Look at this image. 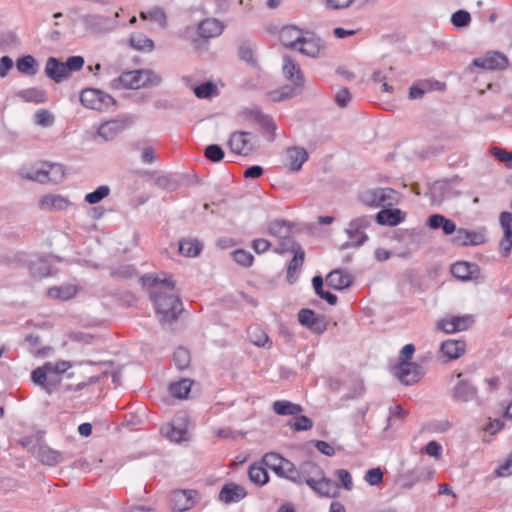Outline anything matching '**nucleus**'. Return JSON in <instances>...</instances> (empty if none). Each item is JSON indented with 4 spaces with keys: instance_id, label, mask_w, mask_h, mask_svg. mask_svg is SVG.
I'll return each mask as SVG.
<instances>
[{
    "instance_id": "nucleus-1",
    "label": "nucleus",
    "mask_w": 512,
    "mask_h": 512,
    "mask_svg": "<svg viewBox=\"0 0 512 512\" xmlns=\"http://www.w3.org/2000/svg\"><path fill=\"white\" fill-rule=\"evenodd\" d=\"M145 285L150 288V297L155 305L156 315L162 324H171L183 311L180 298L174 293L175 285L170 277L144 276Z\"/></svg>"
},
{
    "instance_id": "nucleus-2",
    "label": "nucleus",
    "mask_w": 512,
    "mask_h": 512,
    "mask_svg": "<svg viewBox=\"0 0 512 512\" xmlns=\"http://www.w3.org/2000/svg\"><path fill=\"white\" fill-rule=\"evenodd\" d=\"M301 484L306 483L315 493L324 497H334L337 485L325 476L323 469L313 461L299 465Z\"/></svg>"
},
{
    "instance_id": "nucleus-3",
    "label": "nucleus",
    "mask_w": 512,
    "mask_h": 512,
    "mask_svg": "<svg viewBox=\"0 0 512 512\" xmlns=\"http://www.w3.org/2000/svg\"><path fill=\"white\" fill-rule=\"evenodd\" d=\"M360 200L369 207H389L398 204L400 194L392 188H374L361 193Z\"/></svg>"
},
{
    "instance_id": "nucleus-4",
    "label": "nucleus",
    "mask_w": 512,
    "mask_h": 512,
    "mask_svg": "<svg viewBox=\"0 0 512 512\" xmlns=\"http://www.w3.org/2000/svg\"><path fill=\"white\" fill-rule=\"evenodd\" d=\"M83 106L97 111H107L116 105V100L109 94L94 88H86L80 93Z\"/></svg>"
},
{
    "instance_id": "nucleus-5",
    "label": "nucleus",
    "mask_w": 512,
    "mask_h": 512,
    "mask_svg": "<svg viewBox=\"0 0 512 512\" xmlns=\"http://www.w3.org/2000/svg\"><path fill=\"white\" fill-rule=\"evenodd\" d=\"M288 251H292L294 253L293 258L287 267V280L290 284H293L297 279L301 267L303 266L305 253L301 246L296 242H291L290 245L287 246L285 243H280L279 246L275 249V252L279 254Z\"/></svg>"
},
{
    "instance_id": "nucleus-6",
    "label": "nucleus",
    "mask_w": 512,
    "mask_h": 512,
    "mask_svg": "<svg viewBox=\"0 0 512 512\" xmlns=\"http://www.w3.org/2000/svg\"><path fill=\"white\" fill-rule=\"evenodd\" d=\"M152 73L146 70H134L122 73L112 83L117 89H139L151 81Z\"/></svg>"
},
{
    "instance_id": "nucleus-7",
    "label": "nucleus",
    "mask_w": 512,
    "mask_h": 512,
    "mask_svg": "<svg viewBox=\"0 0 512 512\" xmlns=\"http://www.w3.org/2000/svg\"><path fill=\"white\" fill-rule=\"evenodd\" d=\"M228 145L235 154L250 155L258 146V139L250 132L238 131L231 134Z\"/></svg>"
},
{
    "instance_id": "nucleus-8",
    "label": "nucleus",
    "mask_w": 512,
    "mask_h": 512,
    "mask_svg": "<svg viewBox=\"0 0 512 512\" xmlns=\"http://www.w3.org/2000/svg\"><path fill=\"white\" fill-rule=\"evenodd\" d=\"M118 17L119 12L116 11L114 19L98 14H87L84 15L81 20L86 30L95 34H102L108 33L116 28V19Z\"/></svg>"
},
{
    "instance_id": "nucleus-9",
    "label": "nucleus",
    "mask_w": 512,
    "mask_h": 512,
    "mask_svg": "<svg viewBox=\"0 0 512 512\" xmlns=\"http://www.w3.org/2000/svg\"><path fill=\"white\" fill-rule=\"evenodd\" d=\"M370 224L371 219L368 216L357 217L351 220L346 228V234L348 236L346 246H361L368 239L364 230L369 227Z\"/></svg>"
},
{
    "instance_id": "nucleus-10",
    "label": "nucleus",
    "mask_w": 512,
    "mask_h": 512,
    "mask_svg": "<svg viewBox=\"0 0 512 512\" xmlns=\"http://www.w3.org/2000/svg\"><path fill=\"white\" fill-rule=\"evenodd\" d=\"M395 375L401 383L412 385L423 377L424 371L421 365L415 362L404 361L399 362L395 367Z\"/></svg>"
},
{
    "instance_id": "nucleus-11",
    "label": "nucleus",
    "mask_w": 512,
    "mask_h": 512,
    "mask_svg": "<svg viewBox=\"0 0 512 512\" xmlns=\"http://www.w3.org/2000/svg\"><path fill=\"white\" fill-rule=\"evenodd\" d=\"M198 501L196 490H175L170 494V504L173 511L183 512L191 509Z\"/></svg>"
},
{
    "instance_id": "nucleus-12",
    "label": "nucleus",
    "mask_w": 512,
    "mask_h": 512,
    "mask_svg": "<svg viewBox=\"0 0 512 512\" xmlns=\"http://www.w3.org/2000/svg\"><path fill=\"white\" fill-rule=\"evenodd\" d=\"M474 319L471 315L451 316L440 319L437 328L445 333L465 331L472 326Z\"/></svg>"
},
{
    "instance_id": "nucleus-13",
    "label": "nucleus",
    "mask_w": 512,
    "mask_h": 512,
    "mask_svg": "<svg viewBox=\"0 0 512 512\" xmlns=\"http://www.w3.org/2000/svg\"><path fill=\"white\" fill-rule=\"evenodd\" d=\"M38 206L45 212L65 211L72 206V202L60 194H45L39 198Z\"/></svg>"
},
{
    "instance_id": "nucleus-14",
    "label": "nucleus",
    "mask_w": 512,
    "mask_h": 512,
    "mask_svg": "<svg viewBox=\"0 0 512 512\" xmlns=\"http://www.w3.org/2000/svg\"><path fill=\"white\" fill-rule=\"evenodd\" d=\"M298 320L301 325L317 334H321L327 329L324 316L318 315L310 309H301L298 312Z\"/></svg>"
},
{
    "instance_id": "nucleus-15",
    "label": "nucleus",
    "mask_w": 512,
    "mask_h": 512,
    "mask_svg": "<svg viewBox=\"0 0 512 512\" xmlns=\"http://www.w3.org/2000/svg\"><path fill=\"white\" fill-rule=\"evenodd\" d=\"M451 273L462 281H476L482 278L480 267L471 262L459 261L452 265Z\"/></svg>"
},
{
    "instance_id": "nucleus-16",
    "label": "nucleus",
    "mask_w": 512,
    "mask_h": 512,
    "mask_svg": "<svg viewBox=\"0 0 512 512\" xmlns=\"http://www.w3.org/2000/svg\"><path fill=\"white\" fill-rule=\"evenodd\" d=\"M473 65L486 70H502L508 66V59L499 52H488L483 57L474 59Z\"/></svg>"
},
{
    "instance_id": "nucleus-17",
    "label": "nucleus",
    "mask_w": 512,
    "mask_h": 512,
    "mask_svg": "<svg viewBox=\"0 0 512 512\" xmlns=\"http://www.w3.org/2000/svg\"><path fill=\"white\" fill-rule=\"evenodd\" d=\"M485 229L469 230L460 228L456 231L454 242L461 246H476L485 243Z\"/></svg>"
},
{
    "instance_id": "nucleus-18",
    "label": "nucleus",
    "mask_w": 512,
    "mask_h": 512,
    "mask_svg": "<svg viewBox=\"0 0 512 512\" xmlns=\"http://www.w3.org/2000/svg\"><path fill=\"white\" fill-rule=\"evenodd\" d=\"M465 351L466 343L464 340L448 339L441 343L439 354L448 362L460 358Z\"/></svg>"
},
{
    "instance_id": "nucleus-19",
    "label": "nucleus",
    "mask_w": 512,
    "mask_h": 512,
    "mask_svg": "<svg viewBox=\"0 0 512 512\" xmlns=\"http://www.w3.org/2000/svg\"><path fill=\"white\" fill-rule=\"evenodd\" d=\"M293 224L286 220H275L269 223L268 232L270 235L277 237L283 240L281 243H285V245H290L291 242H294L291 238Z\"/></svg>"
},
{
    "instance_id": "nucleus-20",
    "label": "nucleus",
    "mask_w": 512,
    "mask_h": 512,
    "mask_svg": "<svg viewBox=\"0 0 512 512\" xmlns=\"http://www.w3.org/2000/svg\"><path fill=\"white\" fill-rule=\"evenodd\" d=\"M37 459L46 466H55L63 461V455L46 444L39 445L34 452Z\"/></svg>"
},
{
    "instance_id": "nucleus-21",
    "label": "nucleus",
    "mask_w": 512,
    "mask_h": 512,
    "mask_svg": "<svg viewBox=\"0 0 512 512\" xmlns=\"http://www.w3.org/2000/svg\"><path fill=\"white\" fill-rule=\"evenodd\" d=\"M245 496V488L236 483L225 484L219 493V499L227 504L232 502H238Z\"/></svg>"
},
{
    "instance_id": "nucleus-22",
    "label": "nucleus",
    "mask_w": 512,
    "mask_h": 512,
    "mask_svg": "<svg viewBox=\"0 0 512 512\" xmlns=\"http://www.w3.org/2000/svg\"><path fill=\"white\" fill-rule=\"evenodd\" d=\"M287 166L291 171H299L308 160V152L301 147H291L286 150Z\"/></svg>"
},
{
    "instance_id": "nucleus-23",
    "label": "nucleus",
    "mask_w": 512,
    "mask_h": 512,
    "mask_svg": "<svg viewBox=\"0 0 512 512\" xmlns=\"http://www.w3.org/2000/svg\"><path fill=\"white\" fill-rule=\"evenodd\" d=\"M405 218V214L400 209H383L376 214V222L379 225L396 226Z\"/></svg>"
},
{
    "instance_id": "nucleus-24",
    "label": "nucleus",
    "mask_w": 512,
    "mask_h": 512,
    "mask_svg": "<svg viewBox=\"0 0 512 512\" xmlns=\"http://www.w3.org/2000/svg\"><path fill=\"white\" fill-rule=\"evenodd\" d=\"M223 30V24L216 19L203 20L198 26L199 36L205 39L217 37L222 34Z\"/></svg>"
},
{
    "instance_id": "nucleus-25",
    "label": "nucleus",
    "mask_w": 512,
    "mask_h": 512,
    "mask_svg": "<svg viewBox=\"0 0 512 512\" xmlns=\"http://www.w3.org/2000/svg\"><path fill=\"white\" fill-rule=\"evenodd\" d=\"M45 74L56 82H60L62 79L68 77L64 62H60L54 57L48 58L45 66Z\"/></svg>"
},
{
    "instance_id": "nucleus-26",
    "label": "nucleus",
    "mask_w": 512,
    "mask_h": 512,
    "mask_svg": "<svg viewBox=\"0 0 512 512\" xmlns=\"http://www.w3.org/2000/svg\"><path fill=\"white\" fill-rule=\"evenodd\" d=\"M161 431L172 442L179 443L181 441L188 440V431L185 417L183 418V423H181L179 426H175L174 424H167L161 428Z\"/></svg>"
},
{
    "instance_id": "nucleus-27",
    "label": "nucleus",
    "mask_w": 512,
    "mask_h": 512,
    "mask_svg": "<svg viewBox=\"0 0 512 512\" xmlns=\"http://www.w3.org/2000/svg\"><path fill=\"white\" fill-rule=\"evenodd\" d=\"M303 87L304 84H302V82H292V85H286L279 90H274L270 92L269 96L272 99V101H283L301 93Z\"/></svg>"
},
{
    "instance_id": "nucleus-28",
    "label": "nucleus",
    "mask_w": 512,
    "mask_h": 512,
    "mask_svg": "<svg viewBox=\"0 0 512 512\" xmlns=\"http://www.w3.org/2000/svg\"><path fill=\"white\" fill-rule=\"evenodd\" d=\"M476 388L471 385L468 381H459L452 390L453 398L456 401L468 402L472 400L476 395Z\"/></svg>"
},
{
    "instance_id": "nucleus-29",
    "label": "nucleus",
    "mask_w": 512,
    "mask_h": 512,
    "mask_svg": "<svg viewBox=\"0 0 512 512\" xmlns=\"http://www.w3.org/2000/svg\"><path fill=\"white\" fill-rule=\"evenodd\" d=\"M280 41L281 43L289 48H298L301 40H302V32L296 27H284L280 31Z\"/></svg>"
},
{
    "instance_id": "nucleus-30",
    "label": "nucleus",
    "mask_w": 512,
    "mask_h": 512,
    "mask_svg": "<svg viewBox=\"0 0 512 512\" xmlns=\"http://www.w3.org/2000/svg\"><path fill=\"white\" fill-rule=\"evenodd\" d=\"M302 54L309 57H318L324 46L320 39L318 38H302L298 48Z\"/></svg>"
},
{
    "instance_id": "nucleus-31",
    "label": "nucleus",
    "mask_w": 512,
    "mask_h": 512,
    "mask_svg": "<svg viewBox=\"0 0 512 512\" xmlns=\"http://www.w3.org/2000/svg\"><path fill=\"white\" fill-rule=\"evenodd\" d=\"M283 74L286 79L291 82H302L304 84V77L300 70L299 65L290 57L283 58Z\"/></svg>"
},
{
    "instance_id": "nucleus-32",
    "label": "nucleus",
    "mask_w": 512,
    "mask_h": 512,
    "mask_svg": "<svg viewBox=\"0 0 512 512\" xmlns=\"http://www.w3.org/2000/svg\"><path fill=\"white\" fill-rule=\"evenodd\" d=\"M287 460L288 459L282 457L277 453L269 452L262 457L261 462L265 466V468L271 469L273 472H275V474H277L280 477L281 473H283V468Z\"/></svg>"
},
{
    "instance_id": "nucleus-33",
    "label": "nucleus",
    "mask_w": 512,
    "mask_h": 512,
    "mask_svg": "<svg viewBox=\"0 0 512 512\" xmlns=\"http://www.w3.org/2000/svg\"><path fill=\"white\" fill-rule=\"evenodd\" d=\"M125 128V125L121 121H108L102 124L98 129V134L106 141L113 140L119 133Z\"/></svg>"
},
{
    "instance_id": "nucleus-34",
    "label": "nucleus",
    "mask_w": 512,
    "mask_h": 512,
    "mask_svg": "<svg viewBox=\"0 0 512 512\" xmlns=\"http://www.w3.org/2000/svg\"><path fill=\"white\" fill-rule=\"evenodd\" d=\"M326 282L331 288L342 290L349 287L352 280L348 274H344L340 270H334L327 275Z\"/></svg>"
},
{
    "instance_id": "nucleus-35",
    "label": "nucleus",
    "mask_w": 512,
    "mask_h": 512,
    "mask_svg": "<svg viewBox=\"0 0 512 512\" xmlns=\"http://www.w3.org/2000/svg\"><path fill=\"white\" fill-rule=\"evenodd\" d=\"M248 477L251 482L258 486L265 485L269 480L267 470L262 462L254 463L249 467Z\"/></svg>"
},
{
    "instance_id": "nucleus-36",
    "label": "nucleus",
    "mask_w": 512,
    "mask_h": 512,
    "mask_svg": "<svg viewBox=\"0 0 512 512\" xmlns=\"http://www.w3.org/2000/svg\"><path fill=\"white\" fill-rule=\"evenodd\" d=\"M16 68L21 74L33 76L38 71V64L33 56L25 55L16 61Z\"/></svg>"
},
{
    "instance_id": "nucleus-37",
    "label": "nucleus",
    "mask_w": 512,
    "mask_h": 512,
    "mask_svg": "<svg viewBox=\"0 0 512 512\" xmlns=\"http://www.w3.org/2000/svg\"><path fill=\"white\" fill-rule=\"evenodd\" d=\"M77 293V289L72 285H64L59 287H51L47 291V295L52 299L69 300Z\"/></svg>"
},
{
    "instance_id": "nucleus-38",
    "label": "nucleus",
    "mask_w": 512,
    "mask_h": 512,
    "mask_svg": "<svg viewBox=\"0 0 512 512\" xmlns=\"http://www.w3.org/2000/svg\"><path fill=\"white\" fill-rule=\"evenodd\" d=\"M202 247V243L197 239H183L179 242V252L186 257L197 256Z\"/></svg>"
},
{
    "instance_id": "nucleus-39",
    "label": "nucleus",
    "mask_w": 512,
    "mask_h": 512,
    "mask_svg": "<svg viewBox=\"0 0 512 512\" xmlns=\"http://www.w3.org/2000/svg\"><path fill=\"white\" fill-rule=\"evenodd\" d=\"M273 410L278 415H297L302 412L299 404L286 400H278L273 403Z\"/></svg>"
},
{
    "instance_id": "nucleus-40",
    "label": "nucleus",
    "mask_w": 512,
    "mask_h": 512,
    "mask_svg": "<svg viewBox=\"0 0 512 512\" xmlns=\"http://www.w3.org/2000/svg\"><path fill=\"white\" fill-rule=\"evenodd\" d=\"M129 43L133 49L138 51H152L154 49V42L141 33L132 34Z\"/></svg>"
},
{
    "instance_id": "nucleus-41",
    "label": "nucleus",
    "mask_w": 512,
    "mask_h": 512,
    "mask_svg": "<svg viewBox=\"0 0 512 512\" xmlns=\"http://www.w3.org/2000/svg\"><path fill=\"white\" fill-rule=\"evenodd\" d=\"M17 96L27 102L43 103L46 101V92L39 88L21 90L17 93Z\"/></svg>"
},
{
    "instance_id": "nucleus-42",
    "label": "nucleus",
    "mask_w": 512,
    "mask_h": 512,
    "mask_svg": "<svg viewBox=\"0 0 512 512\" xmlns=\"http://www.w3.org/2000/svg\"><path fill=\"white\" fill-rule=\"evenodd\" d=\"M192 382L189 379H182L178 382L172 383L169 387L171 394L179 399L187 398Z\"/></svg>"
},
{
    "instance_id": "nucleus-43",
    "label": "nucleus",
    "mask_w": 512,
    "mask_h": 512,
    "mask_svg": "<svg viewBox=\"0 0 512 512\" xmlns=\"http://www.w3.org/2000/svg\"><path fill=\"white\" fill-rule=\"evenodd\" d=\"M312 284H313V287H314V290H315L316 294L320 298L325 299L330 305H335L336 304L337 296L332 294V293H330V292H325L324 291L323 279H322L321 276L313 277Z\"/></svg>"
},
{
    "instance_id": "nucleus-44",
    "label": "nucleus",
    "mask_w": 512,
    "mask_h": 512,
    "mask_svg": "<svg viewBox=\"0 0 512 512\" xmlns=\"http://www.w3.org/2000/svg\"><path fill=\"white\" fill-rule=\"evenodd\" d=\"M46 168L48 182L58 183L65 175L64 168L61 164L57 163H44Z\"/></svg>"
},
{
    "instance_id": "nucleus-45",
    "label": "nucleus",
    "mask_w": 512,
    "mask_h": 512,
    "mask_svg": "<svg viewBox=\"0 0 512 512\" xmlns=\"http://www.w3.org/2000/svg\"><path fill=\"white\" fill-rule=\"evenodd\" d=\"M248 337L254 345L258 347H264L268 342L269 338L265 331L255 326L248 329Z\"/></svg>"
},
{
    "instance_id": "nucleus-46",
    "label": "nucleus",
    "mask_w": 512,
    "mask_h": 512,
    "mask_svg": "<svg viewBox=\"0 0 512 512\" xmlns=\"http://www.w3.org/2000/svg\"><path fill=\"white\" fill-rule=\"evenodd\" d=\"M281 478L288 479L295 484L301 485V474L299 473V467H296L294 463L287 460L283 473L280 475Z\"/></svg>"
},
{
    "instance_id": "nucleus-47",
    "label": "nucleus",
    "mask_w": 512,
    "mask_h": 512,
    "mask_svg": "<svg viewBox=\"0 0 512 512\" xmlns=\"http://www.w3.org/2000/svg\"><path fill=\"white\" fill-rule=\"evenodd\" d=\"M190 353L187 349L179 347L173 354V362L180 370L186 369L190 365Z\"/></svg>"
},
{
    "instance_id": "nucleus-48",
    "label": "nucleus",
    "mask_w": 512,
    "mask_h": 512,
    "mask_svg": "<svg viewBox=\"0 0 512 512\" xmlns=\"http://www.w3.org/2000/svg\"><path fill=\"white\" fill-rule=\"evenodd\" d=\"M30 271L33 277L42 278L51 274L50 265L46 260H38L33 262L30 266Z\"/></svg>"
},
{
    "instance_id": "nucleus-49",
    "label": "nucleus",
    "mask_w": 512,
    "mask_h": 512,
    "mask_svg": "<svg viewBox=\"0 0 512 512\" xmlns=\"http://www.w3.org/2000/svg\"><path fill=\"white\" fill-rule=\"evenodd\" d=\"M140 17L144 20L156 21L163 28L167 25L166 15L161 9H154L149 12H141Z\"/></svg>"
},
{
    "instance_id": "nucleus-50",
    "label": "nucleus",
    "mask_w": 512,
    "mask_h": 512,
    "mask_svg": "<svg viewBox=\"0 0 512 512\" xmlns=\"http://www.w3.org/2000/svg\"><path fill=\"white\" fill-rule=\"evenodd\" d=\"M25 179L37 181L40 183L48 182V176L46 172V168L44 167V163L41 164V167L31 169L26 173L22 174Z\"/></svg>"
},
{
    "instance_id": "nucleus-51",
    "label": "nucleus",
    "mask_w": 512,
    "mask_h": 512,
    "mask_svg": "<svg viewBox=\"0 0 512 512\" xmlns=\"http://www.w3.org/2000/svg\"><path fill=\"white\" fill-rule=\"evenodd\" d=\"M110 189L106 185L99 186L95 191L85 196V201L89 204H96L109 195Z\"/></svg>"
},
{
    "instance_id": "nucleus-52",
    "label": "nucleus",
    "mask_w": 512,
    "mask_h": 512,
    "mask_svg": "<svg viewBox=\"0 0 512 512\" xmlns=\"http://www.w3.org/2000/svg\"><path fill=\"white\" fill-rule=\"evenodd\" d=\"M194 93L198 98H209L217 93V87L212 82H206L197 86Z\"/></svg>"
},
{
    "instance_id": "nucleus-53",
    "label": "nucleus",
    "mask_w": 512,
    "mask_h": 512,
    "mask_svg": "<svg viewBox=\"0 0 512 512\" xmlns=\"http://www.w3.org/2000/svg\"><path fill=\"white\" fill-rule=\"evenodd\" d=\"M451 22L455 27H466L471 22V16L469 12L465 10H458L452 14Z\"/></svg>"
},
{
    "instance_id": "nucleus-54",
    "label": "nucleus",
    "mask_w": 512,
    "mask_h": 512,
    "mask_svg": "<svg viewBox=\"0 0 512 512\" xmlns=\"http://www.w3.org/2000/svg\"><path fill=\"white\" fill-rule=\"evenodd\" d=\"M34 118L35 123L42 127H50L54 123V116L46 109L38 110Z\"/></svg>"
},
{
    "instance_id": "nucleus-55",
    "label": "nucleus",
    "mask_w": 512,
    "mask_h": 512,
    "mask_svg": "<svg viewBox=\"0 0 512 512\" xmlns=\"http://www.w3.org/2000/svg\"><path fill=\"white\" fill-rule=\"evenodd\" d=\"M232 257L238 264L245 267L251 266L254 260V257L250 252L242 249L232 252Z\"/></svg>"
},
{
    "instance_id": "nucleus-56",
    "label": "nucleus",
    "mask_w": 512,
    "mask_h": 512,
    "mask_svg": "<svg viewBox=\"0 0 512 512\" xmlns=\"http://www.w3.org/2000/svg\"><path fill=\"white\" fill-rule=\"evenodd\" d=\"M430 90V85L427 81L414 84L409 89L410 99H421L424 94Z\"/></svg>"
},
{
    "instance_id": "nucleus-57",
    "label": "nucleus",
    "mask_w": 512,
    "mask_h": 512,
    "mask_svg": "<svg viewBox=\"0 0 512 512\" xmlns=\"http://www.w3.org/2000/svg\"><path fill=\"white\" fill-rule=\"evenodd\" d=\"M204 155L212 162H219L224 158V151L219 145L212 144L206 147Z\"/></svg>"
},
{
    "instance_id": "nucleus-58",
    "label": "nucleus",
    "mask_w": 512,
    "mask_h": 512,
    "mask_svg": "<svg viewBox=\"0 0 512 512\" xmlns=\"http://www.w3.org/2000/svg\"><path fill=\"white\" fill-rule=\"evenodd\" d=\"M491 153L498 161L505 163L508 168L512 167V152L502 148L493 147L491 149Z\"/></svg>"
},
{
    "instance_id": "nucleus-59",
    "label": "nucleus",
    "mask_w": 512,
    "mask_h": 512,
    "mask_svg": "<svg viewBox=\"0 0 512 512\" xmlns=\"http://www.w3.org/2000/svg\"><path fill=\"white\" fill-rule=\"evenodd\" d=\"M71 368V364L68 361H56L45 363V369L49 370L50 373L62 374Z\"/></svg>"
},
{
    "instance_id": "nucleus-60",
    "label": "nucleus",
    "mask_w": 512,
    "mask_h": 512,
    "mask_svg": "<svg viewBox=\"0 0 512 512\" xmlns=\"http://www.w3.org/2000/svg\"><path fill=\"white\" fill-rule=\"evenodd\" d=\"M67 74L79 71L84 65V58L81 56H71L64 62Z\"/></svg>"
},
{
    "instance_id": "nucleus-61",
    "label": "nucleus",
    "mask_w": 512,
    "mask_h": 512,
    "mask_svg": "<svg viewBox=\"0 0 512 512\" xmlns=\"http://www.w3.org/2000/svg\"><path fill=\"white\" fill-rule=\"evenodd\" d=\"M335 476L346 490L350 491L353 488L352 477L348 470L338 469Z\"/></svg>"
},
{
    "instance_id": "nucleus-62",
    "label": "nucleus",
    "mask_w": 512,
    "mask_h": 512,
    "mask_svg": "<svg viewBox=\"0 0 512 512\" xmlns=\"http://www.w3.org/2000/svg\"><path fill=\"white\" fill-rule=\"evenodd\" d=\"M313 426V422L307 416H299L295 418L292 428L295 431H307L310 430Z\"/></svg>"
},
{
    "instance_id": "nucleus-63",
    "label": "nucleus",
    "mask_w": 512,
    "mask_h": 512,
    "mask_svg": "<svg viewBox=\"0 0 512 512\" xmlns=\"http://www.w3.org/2000/svg\"><path fill=\"white\" fill-rule=\"evenodd\" d=\"M512 248V233H503V238L499 243V250L503 257L510 255Z\"/></svg>"
},
{
    "instance_id": "nucleus-64",
    "label": "nucleus",
    "mask_w": 512,
    "mask_h": 512,
    "mask_svg": "<svg viewBox=\"0 0 512 512\" xmlns=\"http://www.w3.org/2000/svg\"><path fill=\"white\" fill-rule=\"evenodd\" d=\"M496 474L500 477L512 475V452L509 454L506 461L496 469Z\"/></svg>"
}]
</instances>
